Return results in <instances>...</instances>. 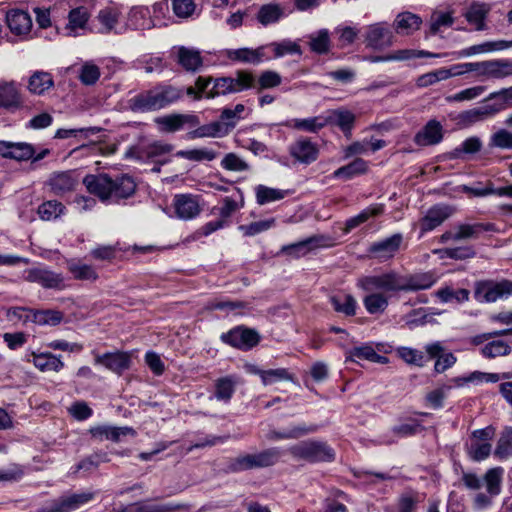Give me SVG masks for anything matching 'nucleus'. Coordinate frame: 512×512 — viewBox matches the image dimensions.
<instances>
[{"instance_id":"nucleus-22","label":"nucleus","mask_w":512,"mask_h":512,"mask_svg":"<svg viewBox=\"0 0 512 512\" xmlns=\"http://www.w3.org/2000/svg\"><path fill=\"white\" fill-rule=\"evenodd\" d=\"M78 179L73 171L54 172L47 180V186L56 196H63L75 190Z\"/></svg>"},{"instance_id":"nucleus-25","label":"nucleus","mask_w":512,"mask_h":512,"mask_svg":"<svg viewBox=\"0 0 512 512\" xmlns=\"http://www.w3.org/2000/svg\"><path fill=\"white\" fill-rule=\"evenodd\" d=\"M455 210L448 205H435L431 207L422 218L420 227L422 233L431 231L440 226L454 214Z\"/></svg>"},{"instance_id":"nucleus-7","label":"nucleus","mask_w":512,"mask_h":512,"mask_svg":"<svg viewBox=\"0 0 512 512\" xmlns=\"http://www.w3.org/2000/svg\"><path fill=\"white\" fill-rule=\"evenodd\" d=\"M512 296V280H481L475 282L474 298L481 303H493Z\"/></svg>"},{"instance_id":"nucleus-41","label":"nucleus","mask_w":512,"mask_h":512,"mask_svg":"<svg viewBox=\"0 0 512 512\" xmlns=\"http://www.w3.org/2000/svg\"><path fill=\"white\" fill-rule=\"evenodd\" d=\"M285 16V10L280 4L269 3L262 5L257 14L256 19L262 26L276 24Z\"/></svg>"},{"instance_id":"nucleus-33","label":"nucleus","mask_w":512,"mask_h":512,"mask_svg":"<svg viewBox=\"0 0 512 512\" xmlns=\"http://www.w3.org/2000/svg\"><path fill=\"white\" fill-rule=\"evenodd\" d=\"M384 211L385 205L380 203L372 204L366 207L356 216L350 217L346 220L343 232L346 234L351 232L353 229L365 223L370 218L382 215Z\"/></svg>"},{"instance_id":"nucleus-42","label":"nucleus","mask_w":512,"mask_h":512,"mask_svg":"<svg viewBox=\"0 0 512 512\" xmlns=\"http://www.w3.org/2000/svg\"><path fill=\"white\" fill-rule=\"evenodd\" d=\"M177 62L186 71L195 72L202 66L203 61L198 50L182 46L177 51Z\"/></svg>"},{"instance_id":"nucleus-35","label":"nucleus","mask_w":512,"mask_h":512,"mask_svg":"<svg viewBox=\"0 0 512 512\" xmlns=\"http://www.w3.org/2000/svg\"><path fill=\"white\" fill-rule=\"evenodd\" d=\"M237 384V377L233 375L216 379L214 382V397L218 401L229 403L236 391Z\"/></svg>"},{"instance_id":"nucleus-21","label":"nucleus","mask_w":512,"mask_h":512,"mask_svg":"<svg viewBox=\"0 0 512 512\" xmlns=\"http://www.w3.org/2000/svg\"><path fill=\"white\" fill-rule=\"evenodd\" d=\"M445 54L432 53L425 50H415V49H400L396 51H392L386 55H370L366 56L365 60L370 63H378V62H390V61H408L415 58H439L444 56Z\"/></svg>"},{"instance_id":"nucleus-26","label":"nucleus","mask_w":512,"mask_h":512,"mask_svg":"<svg viewBox=\"0 0 512 512\" xmlns=\"http://www.w3.org/2000/svg\"><path fill=\"white\" fill-rule=\"evenodd\" d=\"M327 238L322 235L311 236L305 240L285 245L281 248V253L292 258H300L307 255L311 250L325 246Z\"/></svg>"},{"instance_id":"nucleus-59","label":"nucleus","mask_w":512,"mask_h":512,"mask_svg":"<svg viewBox=\"0 0 512 512\" xmlns=\"http://www.w3.org/2000/svg\"><path fill=\"white\" fill-rule=\"evenodd\" d=\"M176 156L190 161H212L217 157V153L208 148L181 150L176 153Z\"/></svg>"},{"instance_id":"nucleus-48","label":"nucleus","mask_w":512,"mask_h":512,"mask_svg":"<svg viewBox=\"0 0 512 512\" xmlns=\"http://www.w3.org/2000/svg\"><path fill=\"white\" fill-rule=\"evenodd\" d=\"M512 347L509 342L502 339H493L484 344L480 353L484 358L493 359L510 354Z\"/></svg>"},{"instance_id":"nucleus-61","label":"nucleus","mask_w":512,"mask_h":512,"mask_svg":"<svg viewBox=\"0 0 512 512\" xmlns=\"http://www.w3.org/2000/svg\"><path fill=\"white\" fill-rule=\"evenodd\" d=\"M310 49L318 54H324L329 51L330 39L328 30L322 29L309 37Z\"/></svg>"},{"instance_id":"nucleus-32","label":"nucleus","mask_w":512,"mask_h":512,"mask_svg":"<svg viewBox=\"0 0 512 512\" xmlns=\"http://www.w3.org/2000/svg\"><path fill=\"white\" fill-rule=\"evenodd\" d=\"M490 10L489 4L474 2L467 8L464 17L469 24L475 26V30L483 31L486 29L485 20Z\"/></svg>"},{"instance_id":"nucleus-40","label":"nucleus","mask_w":512,"mask_h":512,"mask_svg":"<svg viewBox=\"0 0 512 512\" xmlns=\"http://www.w3.org/2000/svg\"><path fill=\"white\" fill-rule=\"evenodd\" d=\"M329 302L337 313L343 314L346 317H352L356 314L358 304L355 297L351 294L339 293L331 295Z\"/></svg>"},{"instance_id":"nucleus-15","label":"nucleus","mask_w":512,"mask_h":512,"mask_svg":"<svg viewBox=\"0 0 512 512\" xmlns=\"http://www.w3.org/2000/svg\"><path fill=\"white\" fill-rule=\"evenodd\" d=\"M6 24L10 32L20 40L32 38L33 21L31 15L22 9H10L6 13Z\"/></svg>"},{"instance_id":"nucleus-11","label":"nucleus","mask_w":512,"mask_h":512,"mask_svg":"<svg viewBox=\"0 0 512 512\" xmlns=\"http://www.w3.org/2000/svg\"><path fill=\"white\" fill-rule=\"evenodd\" d=\"M94 496V493L90 491L65 494L50 500L39 512H72L93 500Z\"/></svg>"},{"instance_id":"nucleus-58","label":"nucleus","mask_w":512,"mask_h":512,"mask_svg":"<svg viewBox=\"0 0 512 512\" xmlns=\"http://www.w3.org/2000/svg\"><path fill=\"white\" fill-rule=\"evenodd\" d=\"M482 148V142L480 138L473 136L467 138L462 144L456 148H454L450 155L453 159L462 158L464 154H475L479 152Z\"/></svg>"},{"instance_id":"nucleus-52","label":"nucleus","mask_w":512,"mask_h":512,"mask_svg":"<svg viewBox=\"0 0 512 512\" xmlns=\"http://www.w3.org/2000/svg\"><path fill=\"white\" fill-rule=\"evenodd\" d=\"M494 456L500 460L512 457V427H505L500 433Z\"/></svg>"},{"instance_id":"nucleus-64","label":"nucleus","mask_w":512,"mask_h":512,"mask_svg":"<svg viewBox=\"0 0 512 512\" xmlns=\"http://www.w3.org/2000/svg\"><path fill=\"white\" fill-rule=\"evenodd\" d=\"M489 147L499 149H512V132L499 129L490 136Z\"/></svg>"},{"instance_id":"nucleus-13","label":"nucleus","mask_w":512,"mask_h":512,"mask_svg":"<svg viewBox=\"0 0 512 512\" xmlns=\"http://www.w3.org/2000/svg\"><path fill=\"white\" fill-rule=\"evenodd\" d=\"M503 469H489L484 476V483L487 493H478L475 495L473 504L477 509H485L491 505L492 499L501 492Z\"/></svg>"},{"instance_id":"nucleus-45","label":"nucleus","mask_w":512,"mask_h":512,"mask_svg":"<svg viewBox=\"0 0 512 512\" xmlns=\"http://www.w3.org/2000/svg\"><path fill=\"white\" fill-rule=\"evenodd\" d=\"M88 9L84 6H80L72 9L68 15V24L66 29L70 36H76L78 29H85L89 20Z\"/></svg>"},{"instance_id":"nucleus-17","label":"nucleus","mask_w":512,"mask_h":512,"mask_svg":"<svg viewBox=\"0 0 512 512\" xmlns=\"http://www.w3.org/2000/svg\"><path fill=\"white\" fill-rule=\"evenodd\" d=\"M402 242L403 235L401 233H395L387 238L375 241L368 248L369 256L380 262L387 261L398 253Z\"/></svg>"},{"instance_id":"nucleus-34","label":"nucleus","mask_w":512,"mask_h":512,"mask_svg":"<svg viewBox=\"0 0 512 512\" xmlns=\"http://www.w3.org/2000/svg\"><path fill=\"white\" fill-rule=\"evenodd\" d=\"M512 47V40L511 41H505V40H499V41H488L484 42L482 44H477L470 46L468 48H465L463 50H460L458 52H454L453 55L455 58H463L472 56L475 54H481L485 52H491L496 50H504L507 48Z\"/></svg>"},{"instance_id":"nucleus-12","label":"nucleus","mask_w":512,"mask_h":512,"mask_svg":"<svg viewBox=\"0 0 512 512\" xmlns=\"http://www.w3.org/2000/svg\"><path fill=\"white\" fill-rule=\"evenodd\" d=\"M476 76L481 80L502 79L512 76L511 59H493L480 62H474Z\"/></svg>"},{"instance_id":"nucleus-37","label":"nucleus","mask_w":512,"mask_h":512,"mask_svg":"<svg viewBox=\"0 0 512 512\" xmlns=\"http://www.w3.org/2000/svg\"><path fill=\"white\" fill-rule=\"evenodd\" d=\"M369 294L363 298V305L366 311L371 314H382L389 305L388 293L384 290L368 291Z\"/></svg>"},{"instance_id":"nucleus-60","label":"nucleus","mask_w":512,"mask_h":512,"mask_svg":"<svg viewBox=\"0 0 512 512\" xmlns=\"http://www.w3.org/2000/svg\"><path fill=\"white\" fill-rule=\"evenodd\" d=\"M396 352L397 355L409 365H416L422 367L426 362L425 355L420 350L402 346L397 348Z\"/></svg>"},{"instance_id":"nucleus-54","label":"nucleus","mask_w":512,"mask_h":512,"mask_svg":"<svg viewBox=\"0 0 512 512\" xmlns=\"http://www.w3.org/2000/svg\"><path fill=\"white\" fill-rule=\"evenodd\" d=\"M224 135H227V128L225 125H220V122L218 121L202 125L188 133V137L190 139L203 137H221Z\"/></svg>"},{"instance_id":"nucleus-29","label":"nucleus","mask_w":512,"mask_h":512,"mask_svg":"<svg viewBox=\"0 0 512 512\" xmlns=\"http://www.w3.org/2000/svg\"><path fill=\"white\" fill-rule=\"evenodd\" d=\"M90 434L99 440L107 439L113 442H119L122 437L135 435V430L131 427H115L109 425H99L89 430Z\"/></svg>"},{"instance_id":"nucleus-39","label":"nucleus","mask_w":512,"mask_h":512,"mask_svg":"<svg viewBox=\"0 0 512 512\" xmlns=\"http://www.w3.org/2000/svg\"><path fill=\"white\" fill-rule=\"evenodd\" d=\"M422 24V19L411 12L399 13L394 20V29L401 35H410L417 31Z\"/></svg>"},{"instance_id":"nucleus-28","label":"nucleus","mask_w":512,"mask_h":512,"mask_svg":"<svg viewBox=\"0 0 512 512\" xmlns=\"http://www.w3.org/2000/svg\"><path fill=\"white\" fill-rule=\"evenodd\" d=\"M443 139V126L437 120H429L425 126L414 136L418 146H432L439 144Z\"/></svg>"},{"instance_id":"nucleus-6","label":"nucleus","mask_w":512,"mask_h":512,"mask_svg":"<svg viewBox=\"0 0 512 512\" xmlns=\"http://www.w3.org/2000/svg\"><path fill=\"white\" fill-rule=\"evenodd\" d=\"M213 85L207 91V98H215L230 93H237L252 88L254 77L246 71H237L236 77H220L213 79Z\"/></svg>"},{"instance_id":"nucleus-38","label":"nucleus","mask_w":512,"mask_h":512,"mask_svg":"<svg viewBox=\"0 0 512 512\" xmlns=\"http://www.w3.org/2000/svg\"><path fill=\"white\" fill-rule=\"evenodd\" d=\"M227 56L230 60L242 63L259 64L265 58V47L261 46L256 49L239 48L229 50Z\"/></svg>"},{"instance_id":"nucleus-50","label":"nucleus","mask_w":512,"mask_h":512,"mask_svg":"<svg viewBox=\"0 0 512 512\" xmlns=\"http://www.w3.org/2000/svg\"><path fill=\"white\" fill-rule=\"evenodd\" d=\"M25 319H31L33 322L39 325H58L62 319L63 314L57 310H29V315L25 316Z\"/></svg>"},{"instance_id":"nucleus-18","label":"nucleus","mask_w":512,"mask_h":512,"mask_svg":"<svg viewBox=\"0 0 512 512\" xmlns=\"http://www.w3.org/2000/svg\"><path fill=\"white\" fill-rule=\"evenodd\" d=\"M288 152L295 162L304 165L315 162L319 155L317 144L307 137H300L292 142L288 147Z\"/></svg>"},{"instance_id":"nucleus-31","label":"nucleus","mask_w":512,"mask_h":512,"mask_svg":"<svg viewBox=\"0 0 512 512\" xmlns=\"http://www.w3.org/2000/svg\"><path fill=\"white\" fill-rule=\"evenodd\" d=\"M358 360H367L380 364L388 363V358L386 356L377 354L373 346L370 344H363L346 352V362H356Z\"/></svg>"},{"instance_id":"nucleus-16","label":"nucleus","mask_w":512,"mask_h":512,"mask_svg":"<svg viewBox=\"0 0 512 512\" xmlns=\"http://www.w3.org/2000/svg\"><path fill=\"white\" fill-rule=\"evenodd\" d=\"M364 42L369 48L383 50L394 44V35L387 23L378 22L367 27Z\"/></svg>"},{"instance_id":"nucleus-57","label":"nucleus","mask_w":512,"mask_h":512,"mask_svg":"<svg viewBox=\"0 0 512 512\" xmlns=\"http://www.w3.org/2000/svg\"><path fill=\"white\" fill-rule=\"evenodd\" d=\"M264 47L265 49H271L275 58H280L288 54H302L299 44L288 39L280 42H272Z\"/></svg>"},{"instance_id":"nucleus-63","label":"nucleus","mask_w":512,"mask_h":512,"mask_svg":"<svg viewBox=\"0 0 512 512\" xmlns=\"http://www.w3.org/2000/svg\"><path fill=\"white\" fill-rule=\"evenodd\" d=\"M281 82L282 78L279 73L267 70L260 74L257 82L254 81L253 87H257L258 90L269 89L279 86Z\"/></svg>"},{"instance_id":"nucleus-44","label":"nucleus","mask_w":512,"mask_h":512,"mask_svg":"<svg viewBox=\"0 0 512 512\" xmlns=\"http://www.w3.org/2000/svg\"><path fill=\"white\" fill-rule=\"evenodd\" d=\"M21 105V97L14 82L0 83V106L17 108Z\"/></svg>"},{"instance_id":"nucleus-1","label":"nucleus","mask_w":512,"mask_h":512,"mask_svg":"<svg viewBox=\"0 0 512 512\" xmlns=\"http://www.w3.org/2000/svg\"><path fill=\"white\" fill-rule=\"evenodd\" d=\"M436 282L431 272L403 276L395 271L364 276L357 286L364 291L384 290L387 292L417 291L432 287Z\"/></svg>"},{"instance_id":"nucleus-5","label":"nucleus","mask_w":512,"mask_h":512,"mask_svg":"<svg viewBox=\"0 0 512 512\" xmlns=\"http://www.w3.org/2000/svg\"><path fill=\"white\" fill-rule=\"evenodd\" d=\"M287 451L294 459L309 463L331 462L335 459V451L321 441H302L290 446Z\"/></svg>"},{"instance_id":"nucleus-51","label":"nucleus","mask_w":512,"mask_h":512,"mask_svg":"<svg viewBox=\"0 0 512 512\" xmlns=\"http://www.w3.org/2000/svg\"><path fill=\"white\" fill-rule=\"evenodd\" d=\"M255 194L257 203L259 205H265L267 203L284 199L288 195V191L260 184L256 186Z\"/></svg>"},{"instance_id":"nucleus-10","label":"nucleus","mask_w":512,"mask_h":512,"mask_svg":"<svg viewBox=\"0 0 512 512\" xmlns=\"http://www.w3.org/2000/svg\"><path fill=\"white\" fill-rule=\"evenodd\" d=\"M494 429L491 426L472 432L470 442L466 445L467 453L474 461L486 459L492 450L490 441L493 439Z\"/></svg>"},{"instance_id":"nucleus-20","label":"nucleus","mask_w":512,"mask_h":512,"mask_svg":"<svg viewBox=\"0 0 512 512\" xmlns=\"http://www.w3.org/2000/svg\"><path fill=\"white\" fill-rule=\"evenodd\" d=\"M94 363L96 365H102L113 373L121 375L124 371L130 368L131 354L125 351L96 354Z\"/></svg>"},{"instance_id":"nucleus-8","label":"nucleus","mask_w":512,"mask_h":512,"mask_svg":"<svg viewBox=\"0 0 512 512\" xmlns=\"http://www.w3.org/2000/svg\"><path fill=\"white\" fill-rule=\"evenodd\" d=\"M496 225L491 222L459 223L440 236L441 243L449 241L461 242L477 240L484 232H497Z\"/></svg>"},{"instance_id":"nucleus-55","label":"nucleus","mask_w":512,"mask_h":512,"mask_svg":"<svg viewBox=\"0 0 512 512\" xmlns=\"http://www.w3.org/2000/svg\"><path fill=\"white\" fill-rule=\"evenodd\" d=\"M65 206L57 200H48L38 207V215L44 221H52L65 213Z\"/></svg>"},{"instance_id":"nucleus-23","label":"nucleus","mask_w":512,"mask_h":512,"mask_svg":"<svg viewBox=\"0 0 512 512\" xmlns=\"http://www.w3.org/2000/svg\"><path fill=\"white\" fill-rule=\"evenodd\" d=\"M171 151L172 145L163 142H154L144 147H130L125 153V158L154 160L169 154Z\"/></svg>"},{"instance_id":"nucleus-36","label":"nucleus","mask_w":512,"mask_h":512,"mask_svg":"<svg viewBox=\"0 0 512 512\" xmlns=\"http://www.w3.org/2000/svg\"><path fill=\"white\" fill-rule=\"evenodd\" d=\"M317 430L315 425H306L305 423L292 425L288 429L283 431L272 430L267 434L269 440H289L298 439L307 434L313 433Z\"/></svg>"},{"instance_id":"nucleus-27","label":"nucleus","mask_w":512,"mask_h":512,"mask_svg":"<svg viewBox=\"0 0 512 512\" xmlns=\"http://www.w3.org/2000/svg\"><path fill=\"white\" fill-rule=\"evenodd\" d=\"M156 124L160 127L161 131L166 133H173L181 130L185 124L196 126L199 124L198 117L189 114H171L161 116L155 119Z\"/></svg>"},{"instance_id":"nucleus-62","label":"nucleus","mask_w":512,"mask_h":512,"mask_svg":"<svg viewBox=\"0 0 512 512\" xmlns=\"http://www.w3.org/2000/svg\"><path fill=\"white\" fill-rule=\"evenodd\" d=\"M100 75V68L92 62H85L79 71V79L86 86L94 85L99 80Z\"/></svg>"},{"instance_id":"nucleus-56","label":"nucleus","mask_w":512,"mask_h":512,"mask_svg":"<svg viewBox=\"0 0 512 512\" xmlns=\"http://www.w3.org/2000/svg\"><path fill=\"white\" fill-rule=\"evenodd\" d=\"M53 78L47 72H35L29 79L30 92L41 95L53 86Z\"/></svg>"},{"instance_id":"nucleus-2","label":"nucleus","mask_w":512,"mask_h":512,"mask_svg":"<svg viewBox=\"0 0 512 512\" xmlns=\"http://www.w3.org/2000/svg\"><path fill=\"white\" fill-rule=\"evenodd\" d=\"M83 184L89 193L97 196L103 202L127 199L136 191L134 179L126 174L115 178L106 173L89 174L84 177Z\"/></svg>"},{"instance_id":"nucleus-46","label":"nucleus","mask_w":512,"mask_h":512,"mask_svg":"<svg viewBox=\"0 0 512 512\" xmlns=\"http://www.w3.org/2000/svg\"><path fill=\"white\" fill-rule=\"evenodd\" d=\"M329 119V123L337 125L340 130L346 135H350L351 130L355 123V115L346 109H337L331 112V115L326 117Z\"/></svg>"},{"instance_id":"nucleus-4","label":"nucleus","mask_w":512,"mask_h":512,"mask_svg":"<svg viewBox=\"0 0 512 512\" xmlns=\"http://www.w3.org/2000/svg\"><path fill=\"white\" fill-rule=\"evenodd\" d=\"M282 451L278 447H272L256 454H245L231 459L227 465L228 472L238 473L255 468H264L276 464Z\"/></svg>"},{"instance_id":"nucleus-19","label":"nucleus","mask_w":512,"mask_h":512,"mask_svg":"<svg viewBox=\"0 0 512 512\" xmlns=\"http://www.w3.org/2000/svg\"><path fill=\"white\" fill-rule=\"evenodd\" d=\"M172 205L176 217L181 220L194 219L201 212L199 196L192 194H176Z\"/></svg>"},{"instance_id":"nucleus-24","label":"nucleus","mask_w":512,"mask_h":512,"mask_svg":"<svg viewBox=\"0 0 512 512\" xmlns=\"http://www.w3.org/2000/svg\"><path fill=\"white\" fill-rule=\"evenodd\" d=\"M502 110L499 105H485L462 111L456 117L457 124L462 127H469L477 122L484 121L488 117H491Z\"/></svg>"},{"instance_id":"nucleus-14","label":"nucleus","mask_w":512,"mask_h":512,"mask_svg":"<svg viewBox=\"0 0 512 512\" xmlns=\"http://www.w3.org/2000/svg\"><path fill=\"white\" fill-rule=\"evenodd\" d=\"M220 339L234 348L246 351L259 343L260 335L254 329L238 326L223 333Z\"/></svg>"},{"instance_id":"nucleus-47","label":"nucleus","mask_w":512,"mask_h":512,"mask_svg":"<svg viewBox=\"0 0 512 512\" xmlns=\"http://www.w3.org/2000/svg\"><path fill=\"white\" fill-rule=\"evenodd\" d=\"M425 498L423 493L408 489L400 494L397 502L398 512H417L418 504Z\"/></svg>"},{"instance_id":"nucleus-49","label":"nucleus","mask_w":512,"mask_h":512,"mask_svg":"<svg viewBox=\"0 0 512 512\" xmlns=\"http://www.w3.org/2000/svg\"><path fill=\"white\" fill-rule=\"evenodd\" d=\"M368 163L362 158H356L351 163L342 166L333 172L334 178L352 179L367 172Z\"/></svg>"},{"instance_id":"nucleus-53","label":"nucleus","mask_w":512,"mask_h":512,"mask_svg":"<svg viewBox=\"0 0 512 512\" xmlns=\"http://www.w3.org/2000/svg\"><path fill=\"white\" fill-rule=\"evenodd\" d=\"M33 363L41 371H60L64 367V363L61 361L60 356H56L52 353H42L35 355Z\"/></svg>"},{"instance_id":"nucleus-9","label":"nucleus","mask_w":512,"mask_h":512,"mask_svg":"<svg viewBox=\"0 0 512 512\" xmlns=\"http://www.w3.org/2000/svg\"><path fill=\"white\" fill-rule=\"evenodd\" d=\"M23 278L27 282L39 284L44 289L63 290L66 288L63 274L45 266L24 270Z\"/></svg>"},{"instance_id":"nucleus-43","label":"nucleus","mask_w":512,"mask_h":512,"mask_svg":"<svg viewBox=\"0 0 512 512\" xmlns=\"http://www.w3.org/2000/svg\"><path fill=\"white\" fill-rule=\"evenodd\" d=\"M119 12L112 8H105L99 11L96 22L98 25L94 26V29L98 33L106 34L111 32L118 24Z\"/></svg>"},{"instance_id":"nucleus-3","label":"nucleus","mask_w":512,"mask_h":512,"mask_svg":"<svg viewBox=\"0 0 512 512\" xmlns=\"http://www.w3.org/2000/svg\"><path fill=\"white\" fill-rule=\"evenodd\" d=\"M183 96L181 88L159 84L140 92L128 100V107L136 113L157 111L177 102Z\"/></svg>"},{"instance_id":"nucleus-30","label":"nucleus","mask_w":512,"mask_h":512,"mask_svg":"<svg viewBox=\"0 0 512 512\" xmlns=\"http://www.w3.org/2000/svg\"><path fill=\"white\" fill-rule=\"evenodd\" d=\"M329 124V119L325 116L318 115L305 119H291L282 123V125L299 131L317 133Z\"/></svg>"}]
</instances>
